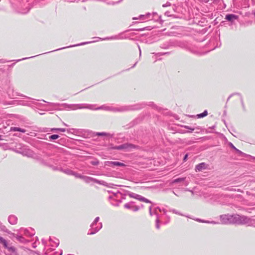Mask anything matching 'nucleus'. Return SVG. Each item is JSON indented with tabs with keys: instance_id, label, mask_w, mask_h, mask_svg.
Listing matches in <instances>:
<instances>
[{
	"instance_id": "obj_1",
	"label": "nucleus",
	"mask_w": 255,
	"mask_h": 255,
	"mask_svg": "<svg viewBox=\"0 0 255 255\" xmlns=\"http://www.w3.org/2000/svg\"><path fill=\"white\" fill-rule=\"evenodd\" d=\"M48 104L50 106L54 107V108L56 107V106H61L64 109L73 110L83 108L92 109L91 107L92 106V105L85 106V105H86L85 104H67L66 103L60 105L59 104L57 103H48Z\"/></svg>"
},
{
	"instance_id": "obj_2",
	"label": "nucleus",
	"mask_w": 255,
	"mask_h": 255,
	"mask_svg": "<svg viewBox=\"0 0 255 255\" xmlns=\"http://www.w3.org/2000/svg\"><path fill=\"white\" fill-rule=\"evenodd\" d=\"M234 223L239 225L249 224L251 222L250 218L245 216H241L238 214L233 215Z\"/></svg>"
},
{
	"instance_id": "obj_3",
	"label": "nucleus",
	"mask_w": 255,
	"mask_h": 255,
	"mask_svg": "<svg viewBox=\"0 0 255 255\" xmlns=\"http://www.w3.org/2000/svg\"><path fill=\"white\" fill-rule=\"evenodd\" d=\"M127 195L130 198L135 199L140 201L144 202L147 203H151V202L150 200L145 198V197H144L140 195L137 194L136 193L131 192L128 191L127 193Z\"/></svg>"
},
{
	"instance_id": "obj_4",
	"label": "nucleus",
	"mask_w": 255,
	"mask_h": 255,
	"mask_svg": "<svg viewBox=\"0 0 255 255\" xmlns=\"http://www.w3.org/2000/svg\"><path fill=\"white\" fill-rule=\"evenodd\" d=\"M222 224H231L234 223L233 216L230 215H222L220 216Z\"/></svg>"
},
{
	"instance_id": "obj_5",
	"label": "nucleus",
	"mask_w": 255,
	"mask_h": 255,
	"mask_svg": "<svg viewBox=\"0 0 255 255\" xmlns=\"http://www.w3.org/2000/svg\"><path fill=\"white\" fill-rule=\"evenodd\" d=\"M82 179L87 183H90L91 182L99 184L100 185H106V182L103 180H99L91 177L83 176Z\"/></svg>"
},
{
	"instance_id": "obj_6",
	"label": "nucleus",
	"mask_w": 255,
	"mask_h": 255,
	"mask_svg": "<svg viewBox=\"0 0 255 255\" xmlns=\"http://www.w3.org/2000/svg\"><path fill=\"white\" fill-rule=\"evenodd\" d=\"M137 146L131 143H126L120 145L114 146L112 147L113 149L123 150L129 148H135Z\"/></svg>"
},
{
	"instance_id": "obj_7",
	"label": "nucleus",
	"mask_w": 255,
	"mask_h": 255,
	"mask_svg": "<svg viewBox=\"0 0 255 255\" xmlns=\"http://www.w3.org/2000/svg\"><path fill=\"white\" fill-rule=\"evenodd\" d=\"M146 105L150 106V107H152L153 108L157 110H159V108H158V106L155 105L152 102H149L148 103H141L139 104H137V105L134 106L135 107L133 108V110L140 109L144 107Z\"/></svg>"
},
{
	"instance_id": "obj_8",
	"label": "nucleus",
	"mask_w": 255,
	"mask_h": 255,
	"mask_svg": "<svg viewBox=\"0 0 255 255\" xmlns=\"http://www.w3.org/2000/svg\"><path fill=\"white\" fill-rule=\"evenodd\" d=\"M135 202L130 201L124 205V207L126 209L132 210L133 212H136L140 209L139 206H136L134 204Z\"/></svg>"
},
{
	"instance_id": "obj_9",
	"label": "nucleus",
	"mask_w": 255,
	"mask_h": 255,
	"mask_svg": "<svg viewBox=\"0 0 255 255\" xmlns=\"http://www.w3.org/2000/svg\"><path fill=\"white\" fill-rule=\"evenodd\" d=\"M158 210L160 212H163V213L164 214H165L166 213V210L164 209H160V208L159 207H157L155 209V211H154V214L156 216V221H155V223H156V225H155V227H156V228L157 229H159L160 228V227H159V222H160V221H159V216H158V214L157 213V210Z\"/></svg>"
},
{
	"instance_id": "obj_10",
	"label": "nucleus",
	"mask_w": 255,
	"mask_h": 255,
	"mask_svg": "<svg viewBox=\"0 0 255 255\" xmlns=\"http://www.w3.org/2000/svg\"><path fill=\"white\" fill-rule=\"evenodd\" d=\"M105 165L110 167L121 166L124 167L126 165L122 162L119 161H107L105 162Z\"/></svg>"
},
{
	"instance_id": "obj_11",
	"label": "nucleus",
	"mask_w": 255,
	"mask_h": 255,
	"mask_svg": "<svg viewBox=\"0 0 255 255\" xmlns=\"http://www.w3.org/2000/svg\"><path fill=\"white\" fill-rule=\"evenodd\" d=\"M105 110L108 111H112L114 112H124L129 110V108L127 107H122L120 108H112L110 107H106Z\"/></svg>"
},
{
	"instance_id": "obj_12",
	"label": "nucleus",
	"mask_w": 255,
	"mask_h": 255,
	"mask_svg": "<svg viewBox=\"0 0 255 255\" xmlns=\"http://www.w3.org/2000/svg\"><path fill=\"white\" fill-rule=\"evenodd\" d=\"M102 228V223H99L98 224L97 227H95V226H94V227H91V229L90 230V232L88 233V235H94L98 232Z\"/></svg>"
},
{
	"instance_id": "obj_13",
	"label": "nucleus",
	"mask_w": 255,
	"mask_h": 255,
	"mask_svg": "<svg viewBox=\"0 0 255 255\" xmlns=\"http://www.w3.org/2000/svg\"><path fill=\"white\" fill-rule=\"evenodd\" d=\"M20 232H23L25 235L30 237L32 236L35 234V232L32 228H30L29 229H20Z\"/></svg>"
},
{
	"instance_id": "obj_14",
	"label": "nucleus",
	"mask_w": 255,
	"mask_h": 255,
	"mask_svg": "<svg viewBox=\"0 0 255 255\" xmlns=\"http://www.w3.org/2000/svg\"><path fill=\"white\" fill-rule=\"evenodd\" d=\"M207 168V164L204 162L200 163L197 164L195 167V171L196 172H200L203 170Z\"/></svg>"
},
{
	"instance_id": "obj_15",
	"label": "nucleus",
	"mask_w": 255,
	"mask_h": 255,
	"mask_svg": "<svg viewBox=\"0 0 255 255\" xmlns=\"http://www.w3.org/2000/svg\"><path fill=\"white\" fill-rule=\"evenodd\" d=\"M238 18V16L234 14H228L226 15L225 19L231 22H234Z\"/></svg>"
},
{
	"instance_id": "obj_16",
	"label": "nucleus",
	"mask_w": 255,
	"mask_h": 255,
	"mask_svg": "<svg viewBox=\"0 0 255 255\" xmlns=\"http://www.w3.org/2000/svg\"><path fill=\"white\" fill-rule=\"evenodd\" d=\"M18 153H21L22 155L28 156L32 157L33 155V152L30 149H24L22 151H17Z\"/></svg>"
},
{
	"instance_id": "obj_17",
	"label": "nucleus",
	"mask_w": 255,
	"mask_h": 255,
	"mask_svg": "<svg viewBox=\"0 0 255 255\" xmlns=\"http://www.w3.org/2000/svg\"><path fill=\"white\" fill-rule=\"evenodd\" d=\"M234 95H238L239 96H240V100H241V104H242V108H243V109L244 111H246V108H245V104H244V101H243V97L242 96H241V95L240 94V93H235V94H231L229 97L227 99V102H228L229 100V99Z\"/></svg>"
},
{
	"instance_id": "obj_18",
	"label": "nucleus",
	"mask_w": 255,
	"mask_h": 255,
	"mask_svg": "<svg viewBox=\"0 0 255 255\" xmlns=\"http://www.w3.org/2000/svg\"><path fill=\"white\" fill-rule=\"evenodd\" d=\"M185 179H186L185 177L178 178L173 180L172 181V183H179L181 182H184L183 184L185 186H187L188 185L189 183H188V182L185 181Z\"/></svg>"
},
{
	"instance_id": "obj_19",
	"label": "nucleus",
	"mask_w": 255,
	"mask_h": 255,
	"mask_svg": "<svg viewBox=\"0 0 255 255\" xmlns=\"http://www.w3.org/2000/svg\"><path fill=\"white\" fill-rule=\"evenodd\" d=\"M151 15L150 14L149 12L146 13L145 14H141L139 16V18L138 19L141 20H148L149 19V17H150ZM133 19H137V18H133Z\"/></svg>"
},
{
	"instance_id": "obj_20",
	"label": "nucleus",
	"mask_w": 255,
	"mask_h": 255,
	"mask_svg": "<svg viewBox=\"0 0 255 255\" xmlns=\"http://www.w3.org/2000/svg\"><path fill=\"white\" fill-rule=\"evenodd\" d=\"M8 221L11 225H15L17 223V218L14 215H10L8 217Z\"/></svg>"
},
{
	"instance_id": "obj_21",
	"label": "nucleus",
	"mask_w": 255,
	"mask_h": 255,
	"mask_svg": "<svg viewBox=\"0 0 255 255\" xmlns=\"http://www.w3.org/2000/svg\"><path fill=\"white\" fill-rule=\"evenodd\" d=\"M229 145L232 149H234L237 152V153H238L239 155H243V154H244V153L237 149L232 142H229Z\"/></svg>"
},
{
	"instance_id": "obj_22",
	"label": "nucleus",
	"mask_w": 255,
	"mask_h": 255,
	"mask_svg": "<svg viewBox=\"0 0 255 255\" xmlns=\"http://www.w3.org/2000/svg\"><path fill=\"white\" fill-rule=\"evenodd\" d=\"M60 171H61L62 172H63L67 175H72V174L73 173V171L72 170L68 169V168H65V169L60 168Z\"/></svg>"
},
{
	"instance_id": "obj_23",
	"label": "nucleus",
	"mask_w": 255,
	"mask_h": 255,
	"mask_svg": "<svg viewBox=\"0 0 255 255\" xmlns=\"http://www.w3.org/2000/svg\"><path fill=\"white\" fill-rule=\"evenodd\" d=\"M0 243L2 244L4 248H8V243L7 241L3 238L2 237L0 236Z\"/></svg>"
},
{
	"instance_id": "obj_24",
	"label": "nucleus",
	"mask_w": 255,
	"mask_h": 255,
	"mask_svg": "<svg viewBox=\"0 0 255 255\" xmlns=\"http://www.w3.org/2000/svg\"><path fill=\"white\" fill-rule=\"evenodd\" d=\"M15 237L17 241L21 243H25L26 242H28V241L25 240L21 235H17Z\"/></svg>"
},
{
	"instance_id": "obj_25",
	"label": "nucleus",
	"mask_w": 255,
	"mask_h": 255,
	"mask_svg": "<svg viewBox=\"0 0 255 255\" xmlns=\"http://www.w3.org/2000/svg\"><path fill=\"white\" fill-rule=\"evenodd\" d=\"M12 130L13 131H20L23 133H24L26 132V130L23 128H21L18 127H13L11 128Z\"/></svg>"
},
{
	"instance_id": "obj_26",
	"label": "nucleus",
	"mask_w": 255,
	"mask_h": 255,
	"mask_svg": "<svg viewBox=\"0 0 255 255\" xmlns=\"http://www.w3.org/2000/svg\"><path fill=\"white\" fill-rule=\"evenodd\" d=\"M208 115V112L207 110H205L202 113L197 115V117L198 118H202Z\"/></svg>"
},
{
	"instance_id": "obj_27",
	"label": "nucleus",
	"mask_w": 255,
	"mask_h": 255,
	"mask_svg": "<svg viewBox=\"0 0 255 255\" xmlns=\"http://www.w3.org/2000/svg\"><path fill=\"white\" fill-rule=\"evenodd\" d=\"M72 175L74 176L76 178L82 179L83 177L84 176V175H81L79 173H76V172H75L74 171H73V173H72Z\"/></svg>"
},
{
	"instance_id": "obj_28",
	"label": "nucleus",
	"mask_w": 255,
	"mask_h": 255,
	"mask_svg": "<svg viewBox=\"0 0 255 255\" xmlns=\"http://www.w3.org/2000/svg\"><path fill=\"white\" fill-rule=\"evenodd\" d=\"M59 137L58 134H53L49 136V139L50 140H53L57 139Z\"/></svg>"
},
{
	"instance_id": "obj_29",
	"label": "nucleus",
	"mask_w": 255,
	"mask_h": 255,
	"mask_svg": "<svg viewBox=\"0 0 255 255\" xmlns=\"http://www.w3.org/2000/svg\"><path fill=\"white\" fill-rule=\"evenodd\" d=\"M6 249L12 253H15L16 252V249L13 246L9 247L8 246V248H6Z\"/></svg>"
},
{
	"instance_id": "obj_30",
	"label": "nucleus",
	"mask_w": 255,
	"mask_h": 255,
	"mask_svg": "<svg viewBox=\"0 0 255 255\" xmlns=\"http://www.w3.org/2000/svg\"><path fill=\"white\" fill-rule=\"evenodd\" d=\"M153 20L156 21H158V19L160 17V16H159L156 12H153Z\"/></svg>"
},
{
	"instance_id": "obj_31",
	"label": "nucleus",
	"mask_w": 255,
	"mask_h": 255,
	"mask_svg": "<svg viewBox=\"0 0 255 255\" xmlns=\"http://www.w3.org/2000/svg\"><path fill=\"white\" fill-rule=\"evenodd\" d=\"M96 134L99 136L109 135V136H113V135H111L110 133L105 132H97L96 133Z\"/></svg>"
},
{
	"instance_id": "obj_32",
	"label": "nucleus",
	"mask_w": 255,
	"mask_h": 255,
	"mask_svg": "<svg viewBox=\"0 0 255 255\" xmlns=\"http://www.w3.org/2000/svg\"><path fill=\"white\" fill-rule=\"evenodd\" d=\"M99 217H96L95 219L91 225V227H94V226H95V225H97V223L99 222Z\"/></svg>"
},
{
	"instance_id": "obj_33",
	"label": "nucleus",
	"mask_w": 255,
	"mask_h": 255,
	"mask_svg": "<svg viewBox=\"0 0 255 255\" xmlns=\"http://www.w3.org/2000/svg\"><path fill=\"white\" fill-rule=\"evenodd\" d=\"M149 29H150L148 28V27H143V28L134 29L133 30H135V31H143V30H149Z\"/></svg>"
},
{
	"instance_id": "obj_34",
	"label": "nucleus",
	"mask_w": 255,
	"mask_h": 255,
	"mask_svg": "<svg viewBox=\"0 0 255 255\" xmlns=\"http://www.w3.org/2000/svg\"><path fill=\"white\" fill-rule=\"evenodd\" d=\"M169 211L171 212H172L174 214H178V215H182V214H180L179 212H178L177 211H176V210L175 209H170L169 210Z\"/></svg>"
},
{
	"instance_id": "obj_35",
	"label": "nucleus",
	"mask_w": 255,
	"mask_h": 255,
	"mask_svg": "<svg viewBox=\"0 0 255 255\" xmlns=\"http://www.w3.org/2000/svg\"><path fill=\"white\" fill-rule=\"evenodd\" d=\"M1 229L3 231H4V232H6V233H9V231H8V229H7L5 227V226H1Z\"/></svg>"
},
{
	"instance_id": "obj_36",
	"label": "nucleus",
	"mask_w": 255,
	"mask_h": 255,
	"mask_svg": "<svg viewBox=\"0 0 255 255\" xmlns=\"http://www.w3.org/2000/svg\"><path fill=\"white\" fill-rule=\"evenodd\" d=\"M75 130V129H74V128H69V129H66V131L68 133H73Z\"/></svg>"
},
{
	"instance_id": "obj_37",
	"label": "nucleus",
	"mask_w": 255,
	"mask_h": 255,
	"mask_svg": "<svg viewBox=\"0 0 255 255\" xmlns=\"http://www.w3.org/2000/svg\"><path fill=\"white\" fill-rule=\"evenodd\" d=\"M225 190H228L230 191H236V190L232 187H227L225 189Z\"/></svg>"
},
{
	"instance_id": "obj_38",
	"label": "nucleus",
	"mask_w": 255,
	"mask_h": 255,
	"mask_svg": "<svg viewBox=\"0 0 255 255\" xmlns=\"http://www.w3.org/2000/svg\"><path fill=\"white\" fill-rule=\"evenodd\" d=\"M171 5V3L169 2H167L166 3L162 5L163 7H166L169 6Z\"/></svg>"
},
{
	"instance_id": "obj_39",
	"label": "nucleus",
	"mask_w": 255,
	"mask_h": 255,
	"mask_svg": "<svg viewBox=\"0 0 255 255\" xmlns=\"http://www.w3.org/2000/svg\"><path fill=\"white\" fill-rule=\"evenodd\" d=\"M91 42H83V43H81L80 44H77V45H74L73 46H79V45H84V44H88V43H90Z\"/></svg>"
},
{
	"instance_id": "obj_40",
	"label": "nucleus",
	"mask_w": 255,
	"mask_h": 255,
	"mask_svg": "<svg viewBox=\"0 0 255 255\" xmlns=\"http://www.w3.org/2000/svg\"><path fill=\"white\" fill-rule=\"evenodd\" d=\"M57 130L58 131H61V132H65V131H66V129L64 128H58V129H57Z\"/></svg>"
},
{
	"instance_id": "obj_41",
	"label": "nucleus",
	"mask_w": 255,
	"mask_h": 255,
	"mask_svg": "<svg viewBox=\"0 0 255 255\" xmlns=\"http://www.w3.org/2000/svg\"><path fill=\"white\" fill-rule=\"evenodd\" d=\"M150 14L151 15L150 17H149L148 20H153V12L150 13Z\"/></svg>"
},
{
	"instance_id": "obj_42",
	"label": "nucleus",
	"mask_w": 255,
	"mask_h": 255,
	"mask_svg": "<svg viewBox=\"0 0 255 255\" xmlns=\"http://www.w3.org/2000/svg\"><path fill=\"white\" fill-rule=\"evenodd\" d=\"M151 208H152L151 206H150L149 208V214H150V216H152L153 215V213L151 211Z\"/></svg>"
},
{
	"instance_id": "obj_43",
	"label": "nucleus",
	"mask_w": 255,
	"mask_h": 255,
	"mask_svg": "<svg viewBox=\"0 0 255 255\" xmlns=\"http://www.w3.org/2000/svg\"><path fill=\"white\" fill-rule=\"evenodd\" d=\"M165 15H167L168 16H171V14H170V11H166L165 13Z\"/></svg>"
},
{
	"instance_id": "obj_44",
	"label": "nucleus",
	"mask_w": 255,
	"mask_h": 255,
	"mask_svg": "<svg viewBox=\"0 0 255 255\" xmlns=\"http://www.w3.org/2000/svg\"><path fill=\"white\" fill-rule=\"evenodd\" d=\"M50 156H51V154L50 153H44V155H43L44 157H49Z\"/></svg>"
},
{
	"instance_id": "obj_45",
	"label": "nucleus",
	"mask_w": 255,
	"mask_h": 255,
	"mask_svg": "<svg viewBox=\"0 0 255 255\" xmlns=\"http://www.w3.org/2000/svg\"><path fill=\"white\" fill-rule=\"evenodd\" d=\"M58 244H59V242H58V241L57 240V242H54V245H52V246L57 247L58 246Z\"/></svg>"
},
{
	"instance_id": "obj_46",
	"label": "nucleus",
	"mask_w": 255,
	"mask_h": 255,
	"mask_svg": "<svg viewBox=\"0 0 255 255\" xmlns=\"http://www.w3.org/2000/svg\"><path fill=\"white\" fill-rule=\"evenodd\" d=\"M99 163V162L98 161H96V162H92V164L94 165H98Z\"/></svg>"
},
{
	"instance_id": "obj_47",
	"label": "nucleus",
	"mask_w": 255,
	"mask_h": 255,
	"mask_svg": "<svg viewBox=\"0 0 255 255\" xmlns=\"http://www.w3.org/2000/svg\"><path fill=\"white\" fill-rule=\"evenodd\" d=\"M187 157H188V154H186L184 156V158H183V160H184V161H186V159H187Z\"/></svg>"
},
{
	"instance_id": "obj_48",
	"label": "nucleus",
	"mask_w": 255,
	"mask_h": 255,
	"mask_svg": "<svg viewBox=\"0 0 255 255\" xmlns=\"http://www.w3.org/2000/svg\"><path fill=\"white\" fill-rule=\"evenodd\" d=\"M197 221H198L200 222H205V223H209V222H207V221H202L200 219H197Z\"/></svg>"
},
{
	"instance_id": "obj_49",
	"label": "nucleus",
	"mask_w": 255,
	"mask_h": 255,
	"mask_svg": "<svg viewBox=\"0 0 255 255\" xmlns=\"http://www.w3.org/2000/svg\"><path fill=\"white\" fill-rule=\"evenodd\" d=\"M32 247H33V248H35L36 247V243H33V245H32Z\"/></svg>"
},
{
	"instance_id": "obj_50",
	"label": "nucleus",
	"mask_w": 255,
	"mask_h": 255,
	"mask_svg": "<svg viewBox=\"0 0 255 255\" xmlns=\"http://www.w3.org/2000/svg\"><path fill=\"white\" fill-rule=\"evenodd\" d=\"M58 128H52V131H58V130H57V129H58Z\"/></svg>"
},
{
	"instance_id": "obj_51",
	"label": "nucleus",
	"mask_w": 255,
	"mask_h": 255,
	"mask_svg": "<svg viewBox=\"0 0 255 255\" xmlns=\"http://www.w3.org/2000/svg\"><path fill=\"white\" fill-rule=\"evenodd\" d=\"M184 128H187V129H189V128H190V127H189V126H185L184 127Z\"/></svg>"
},
{
	"instance_id": "obj_52",
	"label": "nucleus",
	"mask_w": 255,
	"mask_h": 255,
	"mask_svg": "<svg viewBox=\"0 0 255 255\" xmlns=\"http://www.w3.org/2000/svg\"><path fill=\"white\" fill-rule=\"evenodd\" d=\"M189 129L191 130V132H192V131H193L194 130V128H192L190 127Z\"/></svg>"
},
{
	"instance_id": "obj_53",
	"label": "nucleus",
	"mask_w": 255,
	"mask_h": 255,
	"mask_svg": "<svg viewBox=\"0 0 255 255\" xmlns=\"http://www.w3.org/2000/svg\"><path fill=\"white\" fill-rule=\"evenodd\" d=\"M202 1H204L205 3H207L208 2V0H202Z\"/></svg>"
},
{
	"instance_id": "obj_54",
	"label": "nucleus",
	"mask_w": 255,
	"mask_h": 255,
	"mask_svg": "<svg viewBox=\"0 0 255 255\" xmlns=\"http://www.w3.org/2000/svg\"><path fill=\"white\" fill-rule=\"evenodd\" d=\"M73 46H68V47H66V48L67 47H72ZM65 47H64V48H65ZM63 49V48H59L58 50H60V49Z\"/></svg>"
},
{
	"instance_id": "obj_55",
	"label": "nucleus",
	"mask_w": 255,
	"mask_h": 255,
	"mask_svg": "<svg viewBox=\"0 0 255 255\" xmlns=\"http://www.w3.org/2000/svg\"><path fill=\"white\" fill-rule=\"evenodd\" d=\"M138 48H139V55L140 56V55H141V50H140V47H139V46H138Z\"/></svg>"
},
{
	"instance_id": "obj_56",
	"label": "nucleus",
	"mask_w": 255,
	"mask_h": 255,
	"mask_svg": "<svg viewBox=\"0 0 255 255\" xmlns=\"http://www.w3.org/2000/svg\"><path fill=\"white\" fill-rule=\"evenodd\" d=\"M137 63V62L135 63V64L133 65V66L132 67H134Z\"/></svg>"
},
{
	"instance_id": "obj_57",
	"label": "nucleus",
	"mask_w": 255,
	"mask_h": 255,
	"mask_svg": "<svg viewBox=\"0 0 255 255\" xmlns=\"http://www.w3.org/2000/svg\"><path fill=\"white\" fill-rule=\"evenodd\" d=\"M103 109V107H101L97 108V109Z\"/></svg>"
},
{
	"instance_id": "obj_58",
	"label": "nucleus",
	"mask_w": 255,
	"mask_h": 255,
	"mask_svg": "<svg viewBox=\"0 0 255 255\" xmlns=\"http://www.w3.org/2000/svg\"><path fill=\"white\" fill-rule=\"evenodd\" d=\"M27 58H22L21 60H24V59H27Z\"/></svg>"
},
{
	"instance_id": "obj_59",
	"label": "nucleus",
	"mask_w": 255,
	"mask_h": 255,
	"mask_svg": "<svg viewBox=\"0 0 255 255\" xmlns=\"http://www.w3.org/2000/svg\"><path fill=\"white\" fill-rule=\"evenodd\" d=\"M0 140H1V135H0Z\"/></svg>"
},
{
	"instance_id": "obj_60",
	"label": "nucleus",
	"mask_w": 255,
	"mask_h": 255,
	"mask_svg": "<svg viewBox=\"0 0 255 255\" xmlns=\"http://www.w3.org/2000/svg\"><path fill=\"white\" fill-rule=\"evenodd\" d=\"M211 223L215 224V222H214V221H213V222H211Z\"/></svg>"
},
{
	"instance_id": "obj_61",
	"label": "nucleus",
	"mask_w": 255,
	"mask_h": 255,
	"mask_svg": "<svg viewBox=\"0 0 255 255\" xmlns=\"http://www.w3.org/2000/svg\"><path fill=\"white\" fill-rule=\"evenodd\" d=\"M64 125L65 126H68L67 125H66V124L64 123Z\"/></svg>"
},
{
	"instance_id": "obj_62",
	"label": "nucleus",
	"mask_w": 255,
	"mask_h": 255,
	"mask_svg": "<svg viewBox=\"0 0 255 255\" xmlns=\"http://www.w3.org/2000/svg\"><path fill=\"white\" fill-rule=\"evenodd\" d=\"M20 60H21V59H19V60H17V61L18 62V61H19Z\"/></svg>"
}]
</instances>
